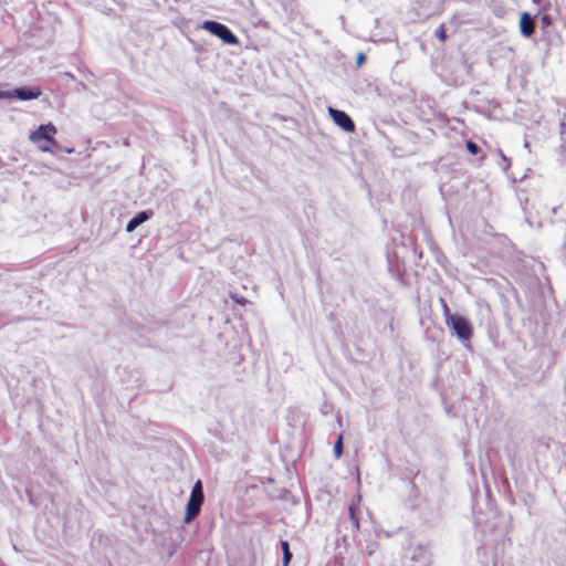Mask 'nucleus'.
I'll list each match as a JSON object with an SVG mask.
<instances>
[{
	"label": "nucleus",
	"mask_w": 566,
	"mask_h": 566,
	"mask_svg": "<svg viewBox=\"0 0 566 566\" xmlns=\"http://www.w3.org/2000/svg\"><path fill=\"white\" fill-rule=\"evenodd\" d=\"M149 216L145 211L138 212L134 218H132L126 224V231L132 232L146 220H148Z\"/></svg>",
	"instance_id": "nucleus-9"
},
{
	"label": "nucleus",
	"mask_w": 566,
	"mask_h": 566,
	"mask_svg": "<svg viewBox=\"0 0 566 566\" xmlns=\"http://www.w3.org/2000/svg\"><path fill=\"white\" fill-rule=\"evenodd\" d=\"M14 98L13 91H0V99Z\"/></svg>",
	"instance_id": "nucleus-17"
},
{
	"label": "nucleus",
	"mask_w": 566,
	"mask_h": 566,
	"mask_svg": "<svg viewBox=\"0 0 566 566\" xmlns=\"http://www.w3.org/2000/svg\"><path fill=\"white\" fill-rule=\"evenodd\" d=\"M203 501L205 494L202 483L198 480L191 490V494L187 503L186 515L184 518L185 523H190L200 513Z\"/></svg>",
	"instance_id": "nucleus-2"
},
{
	"label": "nucleus",
	"mask_w": 566,
	"mask_h": 566,
	"mask_svg": "<svg viewBox=\"0 0 566 566\" xmlns=\"http://www.w3.org/2000/svg\"><path fill=\"white\" fill-rule=\"evenodd\" d=\"M520 28L524 36H531L534 33L535 24L532 17L527 12L522 13L520 19Z\"/></svg>",
	"instance_id": "nucleus-8"
},
{
	"label": "nucleus",
	"mask_w": 566,
	"mask_h": 566,
	"mask_svg": "<svg viewBox=\"0 0 566 566\" xmlns=\"http://www.w3.org/2000/svg\"><path fill=\"white\" fill-rule=\"evenodd\" d=\"M281 547H282V551H283V560H282V565L283 566H289L291 559H292V553L290 551V545L286 541H282L281 542Z\"/></svg>",
	"instance_id": "nucleus-11"
},
{
	"label": "nucleus",
	"mask_w": 566,
	"mask_h": 566,
	"mask_svg": "<svg viewBox=\"0 0 566 566\" xmlns=\"http://www.w3.org/2000/svg\"><path fill=\"white\" fill-rule=\"evenodd\" d=\"M442 312H443L446 324L450 321V317H454L455 316V315H452L450 313V308H449L448 304L443 300H442Z\"/></svg>",
	"instance_id": "nucleus-15"
},
{
	"label": "nucleus",
	"mask_w": 566,
	"mask_h": 566,
	"mask_svg": "<svg viewBox=\"0 0 566 566\" xmlns=\"http://www.w3.org/2000/svg\"><path fill=\"white\" fill-rule=\"evenodd\" d=\"M349 516H350V520L353 521V523L355 524V526L358 527L359 526V520H358V516H357V513H356V507L354 505L349 506Z\"/></svg>",
	"instance_id": "nucleus-16"
},
{
	"label": "nucleus",
	"mask_w": 566,
	"mask_h": 566,
	"mask_svg": "<svg viewBox=\"0 0 566 566\" xmlns=\"http://www.w3.org/2000/svg\"><path fill=\"white\" fill-rule=\"evenodd\" d=\"M541 41L545 45L546 56H560L563 53L564 41L559 33L554 29L542 32Z\"/></svg>",
	"instance_id": "nucleus-4"
},
{
	"label": "nucleus",
	"mask_w": 566,
	"mask_h": 566,
	"mask_svg": "<svg viewBox=\"0 0 566 566\" xmlns=\"http://www.w3.org/2000/svg\"><path fill=\"white\" fill-rule=\"evenodd\" d=\"M447 326L451 328L454 334L462 340H469L472 336V328L470 324L460 315L450 317Z\"/></svg>",
	"instance_id": "nucleus-5"
},
{
	"label": "nucleus",
	"mask_w": 566,
	"mask_h": 566,
	"mask_svg": "<svg viewBox=\"0 0 566 566\" xmlns=\"http://www.w3.org/2000/svg\"><path fill=\"white\" fill-rule=\"evenodd\" d=\"M14 98L21 101L35 99L41 95V91L38 87H20L13 90Z\"/></svg>",
	"instance_id": "nucleus-7"
},
{
	"label": "nucleus",
	"mask_w": 566,
	"mask_h": 566,
	"mask_svg": "<svg viewBox=\"0 0 566 566\" xmlns=\"http://www.w3.org/2000/svg\"><path fill=\"white\" fill-rule=\"evenodd\" d=\"M57 130L52 123L40 125L35 130L29 135L30 142L38 145V148L43 153L53 154L59 147L55 139Z\"/></svg>",
	"instance_id": "nucleus-1"
},
{
	"label": "nucleus",
	"mask_w": 566,
	"mask_h": 566,
	"mask_svg": "<svg viewBox=\"0 0 566 566\" xmlns=\"http://www.w3.org/2000/svg\"><path fill=\"white\" fill-rule=\"evenodd\" d=\"M436 36L440 42H446L447 40V32L444 24H440L438 29L436 30Z\"/></svg>",
	"instance_id": "nucleus-13"
},
{
	"label": "nucleus",
	"mask_w": 566,
	"mask_h": 566,
	"mask_svg": "<svg viewBox=\"0 0 566 566\" xmlns=\"http://www.w3.org/2000/svg\"><path fill=\"white\" fill-rule=\"evenodd\" d=\"M365 62V55L363 53H359L357 56V64L361 65Z\"/></svg>",
	"instance_id": "nucleus-18"
},
{
	"label": "nucleus",
	"mask_w": 566,
	"mask_h": 566,
	"mask_svg": "<svg viewBox=\"0 0 566 566\" xmlns=\"http://www.w3.org/2000/svg\"><path fill=\"white\" fill-rule=\"evenodd\" d=\"M465 146L471 155H478L480 151V147L472 140H468Z\"/></svg>",
	"instance_id": "nucleus-14"
},
{
	"label": "nucleus",
	"mask_w": 566,
	"mask_h": 566,
	"mask_svg": "<svg viewBox=\"0 0 566 566\" xmlns=\"http://www.w3.org/2000/svg\"><path fill=\"white\" fill-rule=\"evenodd\" d=\"M202 28L210 32L211 34L219 38L224 44L237 45L239 44V39L232 31L224 24L208 20L202 23Z\"/></svg>",
	"instance_id": "nucleus-3"
},
{
	"label": "nucleus",
	"mask_w": 566,
	"mask_h": 566,
	"mask_svg": "<svg viewBox=\"0 0 566 566\" xmlns=\"http://www.w3.org/2000/svg\"><path fill=\"white\" fill-rule=\"evenodd\" d=\"M539 24L542 32H545L547 30H553V20L548 13H542L539 17Z\"/></svg>",
	"instance_id": "nucleus-10"
},
{
	"label": "nucleus",
	"mask_w": 566,
	"mask_h": 566,
	"mask_svg": "<svg viewBox=\"0 0 566 566\" xmlns=\"http://www.w3.org/2000/svg\"><path fill=\"white\" fill-rule=\"evenodd\" d=\"M343 454V434H339L334 444V455L339 459Z\"/></svg>",
	"instance_id": "nucleus-12"
},
{
	"label": "nucleus",
	"mask_w": 566,
	"mask_h": 566,
	"mask_svg": "<svg viewBox=\"0 0 566 566\" xmlns=\"http://www.w3.org/2000/svg\"><path fill=\"white\" fill-rule=\"evenodd\" d=\"M328 114L333 118L334 123L347 133L355 132V124L353 119L344 112L328 107Z\"/></svg>",
	"instance_id": "nucleus-6"
}]
</instances>
